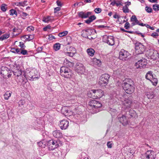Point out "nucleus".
Returning a JSON list of instances; mask_svg holds the SVG:
<instances>
[{
  "label": "nucleus",
  "mask_w": 159,
  "mask_h": 159,
  "mask_svg": "<svg viewBox=\"0 0 159 159\" xmlns=\"http://www.w3.org/2000/svg\"><path fill=\"white\" fill-rule=\"evenodd\" d=\"M130 24L129 23V22H127L125 23V25L124 27L126 29L128 30L130 27Z\"/></svg>",
  "instance_id": "864d4df0"
},
{
  "label": "nucleus",
  "mask_w": 159,
  "mask_h": 159,
  "mask_svg": "<svg viewBox=\"0 0 159 159\" xmlns=\"http://www.w3.org/2000/svg\"><path fill=\"white\" fill-rule=\"evenodd\" d=\"M135 49L136 53L141 54L145 51V47L140 43H136L135 45Z\"/></svg>",
  "instance_id": "1a4fd4ad"
},
{
  "label": "nucleus",
  "mask_w": 159,
  "mask_h": 159,
  "mask_svg": "<svg viewBox=\"0 0 159 159\" xmlns=\"http://www.w3.org/2000/svg\"><path fill=\"white\" fill-rule=\"evenodd\" d=\"M27 2V0H25L24 1H21L18 2H15L14 4L15 5L18 7H24L25 6H26L28 5V4L26 3Z\"/></svg>",
  "instance_id": "393cba45"
},
{
  "label": "nucleus",
  "mask_w": 159,
  "mask_h": 159,
  "mask_svg": "<svg viewBox=\"0 0 159 159\" xmlns=\"http://www.w3.org/2000/svg\"><path fill=\"white\" fill-rule=\"evenodd\" d=\"M1 9L2 11H6L7 9V5L5 4H2L1 6Z\"/></svg>",
  "instance_id": "79ce46f5"
},
{
  "label": "nucleus",
  "mask_w": 159,
  "mask_h": 159,
  "mask_svg": "<svg viewBox=\"0 0 159 159\" xmlns=\"http://www.w3.org/2000/svg\"><path fill=\"white\" fill-rule=\"evenodd\" d=\"M107 147L109 148H111L112 147V144L110 142L107 143Z\"/></svg>",
  "instance_id": "0e129e2a"
},
{
  "label": "nucleus",
  "mask_w": 159,
  "mask_h": 159,
  "mask_svg": "<svg viewBox=\"0 0 159 159\" xmlns=\"http://www.w3.org/2000/svg\"><path fill=\"white\" fill-rule=\"evenodd\" d=\"M110 76L107 74L102 75L100 78L98 84L101 87L105 86L108 82Z\"/></svg>",
  "instance_id": "39448f33"
},
{
  "label": "nucleus",
  "mask_w": 159,
  "mask_h": 159,
  "mask_svg": "<svg viewBox=\"0 0 159 159\" xmlns=\"http://www.w3.org/2000/svg\"><path fill=\"white\" fill-rule=\"evenodd\" d=\"M47 146L50 150H52L57 148L59 146L57 141L53 139L49 140L47 142Z\"/></svg>",
  "instance_id": "9b49d317"
},
{
  "label": "nucleus",
  "mask_w": 159,
  "mask_h": 159,
  "mask_svg": "<svg viewBox=\"0 0 159 159\" xmlns=\"http://www.w3.org/2000/svg\"><path fill=\"white\" fill-rule=\"evenodd\" d=\"M118 120L123 125H126L128 124L126 117L124 115H122L121 117H118Z\"/></svg>",
  "instance_id": "aec40b11"
},
{
  "label": "nucleus",
  "mask_w": 159,
  "mask_h": 159,
  "mask_svg": "<svg viewBox=\"0 0 159 159\" xmlns=\"http://www.w3.org/2000/svg\"><path fill=\"white\" fill-rule=\"evenodd\" d=\"M122 104V108L125 110L129 109L131 107L132 100L127 97L123 95L119 99Z\"/></svg>",
  "instance_id": "f03ea898"
},
{
  "label": "nucleus",
  "mask_w": 159,
  "mask_h": 159,
  "mask_svg": "<svg viewBox=\"0 0 159 159\" xmlns=\"http://www.w3.org/2000/svg\"><path fill=\"white\" fill-rule=\"evenodd\" d=\"M61 47V44L59 43H57L53 46L54 49L55 50L57 51L60 49Z\"/></svg>",
  "instance_id": "e433bc0d"
},
{
  "label": "nucleus",
  "mask_w": 159,
  "mask_h": 159,
  "mask_svg": "<svg viewBox=\"0 0 159 159\" xmlns=\"http://www.w3.org/2000/svg\"><path fill=\"white\" fill-rule=\"evenodd\" d=\"M87 52L89 55L92 57L94 55L95 51L93 49L90 48L87 49Z\"/></svg>",
  "instance_id": "c756f323"
},
{
  "label": "nucleus",
  "mask_w": 159,
  "mask_h": 159,
  "mask_svg": "<svg viewBox=\"0 0 159 159\" xmlns=\"http://www.w3.org/2000/svg\"><path fill=\"white\" fill-rule=\"evenodd\" d=\"M151 36L154 38H156L158 36V34L156 33H153L151 34Z\"/></svg>",
  "instance_id": "e2e57ef3"
},
{
  "label": "nucleus",
  "mask_w": 159,
  "mask_h": 159,
  "mask_svg": "<svg viewBox=\"0 0 159 159\" xmlns=\"http://www.w3.org/2000/svg\"><path fill=\"white\" fill-rule=\"evenodd\" d=\"M83 31H85L87 35H90L94 32L96 33V31L94 29H90L89 28L84 30Z\"/></svg>",
  "instance_id": "bb28decb"
},
{
  "label": "nucleus",
  "mask_w": 159,
  "mask_h": 159,
  "mask_svg": "<svg viewBox=\"0 0 159 159\" xmlns=\"http://www.w3.org/2000/svg\"><path fill=\"white\" fill-rule=\"evenodd\" d=\"M96 17L95 16L93 15L89 17L88 19L85 20V22L87 24H89L94 20H95Z\"/></svg>",
  "instance_id": "cd10ccee"
},
{
  "label": "nucleus",
  "mask_w": 159,
  "mask_h": 159,
  "mask_svg": "<svg viewBox=\"0 0 159 159\" xmlns=\"http://www.w3.org/2000/svg\"><path fill=\"white\" fill-rule=\"evenodd\" d=\"M37 72L35 70H33L27 73L28 78L30 81H34V79L38 78V76L37 75Z\"/></svg>",
  "instance_id": "4468645a"
},
{
  "label": "nucleus",
  "mask_w": 159,
  "mask_h": 159,
  "mask_svg": "<svg viewBox=\"0 0 159 159\" xmlns=\"http://www.w3.org/2000/svg\"><path fill=\"white\" fill-rule=\"evenodd\" d=\"M51 28V26L49 25H48L45 27H44L43 29L44 31H46L48 29H50Z\"/></svg>",
  "instance_id": "603ef678"
},
{
  "label": "nucleus",
  "mask_w": 159,
  "mask_h": 159,
  "mask_svg": "<svg viewBox=\"0 0 159 159\" xmlns=\"http://www.w3.org/2000/svg\"><path fill=\"white\" fill-rule=\"evenodd\" d=\"M11 70H10L9 69V71H8V74L7 75L8 77V78L9 77H11Z\"/></svg>",
  "instance_id": "338daca9"
},
{
  "label": "nucleus",
  "mask_w": 159,
  "mask_h": 159,
  "mask_svg": "<svg viewBox=\"0 0 159 159\" xmlns=\"http://www.w3.org/2000/svg\"><path fill=\"white\" fill-rule=\"evenodd\" d=\"M89 105L93 109H96L101 107L102 106V104L101 102L98 101L93 100L89 102Z\"/></svg>",
  "instance_id": "ddd939ff"
},
{
  "label": "nucleus",
  "mask_w": 159,
  "mask_h": 159,
  "mask_svg": "<svg viewBox=\"0 0 159 159\" xmlns=\"http://www.w3.org/2000/svg\"><path fill=\"white\" fill-rule=\"evenodd\" d=\"M75 70L79 74H84L85 71V68L84 65L80 63H77L75 68Z\"/></svg>",
  "instance_id": "f8f14e48"
},
{
  "label": "nucleus",
  "mask_w": 159,
  "mask_h": 159,
  "mask_svg": "<svg viewBox=\"0 0 159 159\" xmlns=\"http://www.w3.org/2000/svg\"><path fill=\"white\" fill-rule=\"evenodd\" d=\"M114 39L113 36L105 35L103 36L102 40L103 42L110 45L113 46L115 44Z\"/></svg>",
  "instance_id": "9d476101"
},
{
  "label": "nucleus",
  "mask_w": 159,
  "mask_h": 159,
  "mask_svg": "<svg viewBox=\"0 0 159 159\" xmlns=\"http://www.w3.org/2000/svg\"><path fill=\"white\" fill-rule=\"evenodd\" d=\"M92 91L93 94L95 95L96 98H99L104 95V92L101 89H92Z\"/></svg>",
  "instance_id": "a211bd4d"
},
{
  "label": "nucleus",
  "mask_w": 159,
  "mask_h": 159,
  "mask_svg": "<svg viewBox=\"0 0 159 159\" xmlns=\"http://www.w3.org/2000/svg\"><path fill=\"white\" fill-rule=\"evenodd\" d=\"M137 18L135 15H133L130 18V21L131 22H134Z\"/></svg>",
  "instance_id": "4d7b16f0"
},
{
  "label": "nucleus",
  "mask_w": 159,
  "mask_h": 159,
  "mask_svg": "<svg viewBox=\"0 0 159 159\" xmlns=\"http://www.w3.org/2000/svg\"><path fill=\"white\" fill-rule=\"evenodd\" d=\"M61 10L60 7H57L56 8H55L54 9V13H56L57 12V11H60Z\"/></svg>",
  "instance_id": "680f3d73"
},
{
  "label": "nucleus",
  "mask_w": 159,
  "mask_h": 159,
  "mask_svg": "<svg viewBox=\"0 0 159 159\" xmlns=\"http://www.w3.org/2000/svg\"><path fill=\"white\" fill-rule=\"evenodd\" d=\"M145 78L151 82L153 85L156 86L158 82V79L156 76L151 71H148L146 73Z\"/></svg>",
  "instance_id": "20e7f679"
},
{
  "label": "nucleus",
  "mask_w": 159,
  "mask_h": 159,
  "mask_svg": "<svg viewBox=\"0 0 159 159\" xmlns=\"http://www.w3.org/2000/svg\"><path fill=\"white\" fill-rule=\"evenodd\" d=\"M22 37L24 38H26L27 39H28V40L30 41L34 39V35H30L29 36L25 35L23 36Z\"/></svg>",
  "instance_id": "c9c22d12"
},
{
  "label": "nucleus",
  "mask_w": 159,
  "mask_h": 159,
  "mask_svg": "<svg viewBox=\"0 0 159 159\" xmlns=\"http://www.w3.org/2000/svg\"><path fill=\"white\" fill-rule=\"evenodd\" d=\"M43 49V47H38L37 48V51L39 52H41Z\"/></svg>",
  "instance_id": "69168bd1"
},
{
  "label": "nucleus",
  "mask_w": 159,
  "mask_h": 159,
  "mask_svg": "<svg viewBox=\"0 0 159 159\" xmlns=\"http://www.w3.org/2000/svg\"><path fill=\"white\" fill-rule=\"evenodd\" d=\"M60 72L62 76L67 78L70 77L73 74L71 70L65 66L61 67Z\"/></svg>",
  "instance_id": "423d86ee"
},
{
  "label": "nucleus",
  "mask_w": 159,
  "mask_h": 159,
  "mask_svg": "<svg viewBox=\"0 0 159 159\" xmlns=\"http://www.w3.org/2000/svg\"><path fill=\"white\" fill-rule=\"evenodd\" d=\"M94 11L96 13L98 14L101 12L102 10L100 8H95Z\"/></svg>",
  "instance_id": "5fc2aeb1"
},
{
  "label": "nucleus",
  "mask_w": 159,
  "mask_h": 159,
  "mask_svg": "<svg viewBox=\"0 0 159 159\" xmlns=\"http://www.w3.org/2000/svg\"><path fill=\"white\" fill-rule=\"evenodd\" d=\"M129 113V115L132 117H135L137 115V114L135 111L133 109H130Z\"/></svg>",
  "instance_id": "2f4dec72"
},
{
  "label": "nucleus",
  "mask_w": 159,
  "mask_h": 159,
  "mask_svg": "<svg viewBox=\"0 0 159 159\" xmlns=\"http://www.w3.org/2000/svg\"><path fill=\"white\" fill-rule=\"evenodd\" d=\"M153 9L155 11H158L159 10V5L158 4L153 5Z\"/></svg>",
  "instance_id": "a18cd8bd"
},
{
  "label": "nucleus",
  "mask_w": 159,
  "mask_h": 159,
  "mask_svg": "<svg viewBox=\"0 0 159 159\" xmlns=\"http://www.w3.org/2000/svg\"><path fill=\"white\" fill-rule=\"evenodd\" d=\"M145 10L147 12L149 13L151 12L152 11V8L148 6H146L145 7Z\"/></svg>",
  "instance_id": "de8ad7c7"
},
{
  "label": "nucleus",
  "mask_w": 159,
  "mask_h": 159,
  "mask_svg": "<svg viewBox=\"0 0 159 159\" xmlns=\"http://www.w3.org/2000/svg\"><path fill=\"white\" fill-rule=\"evenodd\" d=\"M78 116L80 117V118L79 119V121H81L82 123H84L87 121V118L85 115H83L80 116L79 115Z\"/></svg>",
  "instance_id": "72a5a7b5"
},
{
  "label": "nucleus",
  "mask_w": 159,
  "mask_h": 159,
  "mask_svg": "<svg viewBox=\"0 0 159 159\" xmlns=\"http://www.w3.org/2000/svg\"><path fill=\"white\" fill-rule=\"evenodd\" d=\"M156 155L152 150L147 151L145 153L142 154L140 156L141 159H156Z\"/></svg>",
  "instance_id": "0eeeda50"
},
{
  "label": "nucleus",
  "mask_w": 159,
  "mask_h": 159,
  "mask_svg": "<svg viewBox=\"0 0 159 159\" xmlns=\"http://www.w3.org/2000/svg\"><path fill=\"white\" fill-rule=\"evenodd\" d=\"M20 54H22L23 55H27V51L24 49H21L20 51Z\"/></svg>",
  "instance_id": "c03bdc74"
},
{
  "label": "nucleus",
  "mask_w": 159,
  "mask_h": 159,
  "mask_svg": "<svg viewBox=\"0 0 159 159\" xmlns=\"http://www.w3.org/2000/svg\"><path fill=\"white\" fill-rule=\"evenodd\" d=\"M19 46L21 48H22V49H25L26 47L24 43L22 42H19Z\"/></svg>",
  "instance_id": "09e8293b"
},
{
  "label": "nucleus",
  "mask_w": 159,
  "mask_h": 159,
  "mask_svg": "<svg viewBox=\"0 0 159 159\" xmlns=\"http://www.w3.org/2000/svg\"><path fill=\"white\" fill-rule=\"evenodd\" d=\"M10 12V15L13 16L14 15H16V16H17V12L16 10L11 9L9 11Z\"/></svg>",
  "instance_id": "37998d69"
},
{
  "label": "nucleus",
  "mask_w": 159,
  "mask_h": 159,
  "mask_svg": "<svg viewBox=\"0 0 159 159\" xmlns=\"http://www.w3.org/2000/svg\"><path fill=\"white\" fill-rule=\"evenodd\" d=\"M68 33V32L67 31H65L62 32L60 33L58 35L60 37H62L66 35Z\"/></svg>",
  "instance_id": "ea45409f"
},
{
  "label": "nucleus",
  "mask_w": 159,
  "mask_h": 159,
  "mask_svg": "<svg viewBox=\"0 0 159 159\" xmlns=\"http://www.w3.org/2000/svg\"><path fill=\"white\" fill-rule=\"evenodd\" d=\"M38 145L42 148H45L46 145V143L44 142L40 141L38 143Z\"/></svg>",
  "instance_id": "a19ab883"
},
{
  "label": "nucleus",
  "mask_w": 159,
  "mask_h": 159,
  "mask_svg": "<svg viewBox=\"0 0 159 159\" xmlns=\"http://www.w3.org/2000/svg\"><path fill=\"white\" fill-rule=\"evenodd\" d=\"M53 136L56 138H59L62 137L63 135L61 132L59 130H57L52 132Z\"/></svg>",
  "instance_id": "5701e85b"
},
{
  "label": "nucleus",
  "mask_w": 159,
  "mask_h": 159,
  "mask_svg": "<svg viewBox=\"0 0 159 159\" xmlns=\"http://www.w3.org/2000/svg\"><path fill=\"white\" fill-rule=\"evenodd\" d=\"M55 39L56 38L55 37L53 36L52 34H49L48 35V39L50 40H52L53 39Z\"/></svg>",
  "instance_id": "052dcab7"
},
{
  "label": "nucleus",
  "mask_w": 159,
  "mask_h": 159,
  "mask_svg": "<svg viewBox=\"0 0 159 159\" xmlns=\"http://www.w3.org/2000/svg\"><path fill=\"white\" fill-rule=\"evenodd\" d=\"M12 72L15 76L17 77L19 76L20 77H22V82H25V83L26 82V81H25V80H27V77L25 74L22 75V71L20 69V67L19 64L14 65Z\"/></svg>",
  "instance_id": "7ed1b4c3"
},
{
  "label": "nucleus",
  "mask_w": 159,
  "mask_h": 159,
  "mask_svg": "<svg viewBox=\"0 0 159 159\" xmlns=\"http://www.w3.org/2000/svg\"><path fill=\"white\" fill-rule=\"evenodd\" d=\"M145 94L148 99H152L155 96L154 92L152 90L146 92Z\"/></svg>",
  "instance_id": "4be33fe9"
},
{
  "label": "nucleus",
  "mask_w": 159,
  "mask_h": 159,
  "mask_svg": "<svg viewBox=\"0 0 159 159\" xmlns=\"http://www.w3.org/2000/svg\"><path fill=\"white\" fill-rule=\"evenodd\" d=\"M64 64V65H66V66L70 67H73L74 64V63L69 61L66 59H65Z\"/></svg>",
  "instance_id": "c85d7f7f"
},
{
  "label": "nucleus",
  "mask_w": 159,
  "mask_h": 159,
  "mask_svg": "<svg viewBox=\"0 0 159 159\" xmlns=\"http://www.w3.org/2000/svg\"><path fill=\"white\" fill-rule=\"evenodd\" d=\"M147 64L146 60L145 59H141L139 60L136 62L135 65L137 68H144L145 67Z\"/></svg>",
  "instance_id": "dca6fc26"
},
{
  "label": "nucleus",
  "mask_w": 159,
  "mask_h": 159,
  "mask_svg": "<svg viewBox=\"0 0 159 159\" xmlns=\"http://www.w3.org/2000/svg\"><path fill=\"white\" fill-rule=\"evenodd\" d=\"M20 50L21 48H12L11 49V51L13 53H18L19 54H20Z\"/></svg>",
  "instance_id": "473e14b6"
},
{
  "label": "nucleus",
  "mask_w": 159,
  "mask_h": 159,
  "mask_svg": "<svg viewBox=\"0 0 159 159\" xmlns=\"http://www.w3.org/2000/svg\"><path fill=\"white\" fill-rule=\"evenodd\" d=\"M66 54L67 56H68L70 57H72L74 55V53L71 52H66Z\"/></svg>",
  "instance_id": "bf43d9fd"
},
{
  "label": "nucleus",
  "mask_w": 159,
  "mask_h": 159,
  "mask_svg": "<svg viewBox=\"0 0 159 159\" xmlns=\"http://www.w3.org/2000/svg\"><path fill=\"white\" fill-rule=\"evenodd\" d=\"M1 74L4 76H6L8 74L9 69L6 67H2L1 68Z\"/></svg>",
  "instance_id": "b1692460"
},
{
  "label": "nucleus",
  "mask_w": 159,
  "mask_h": 159,
  "mask_svg": "<svg viewBox=\"0 0 159 159\" xmlns=\"http://www.w3.org/2000/svg\"><path fill=\"white\" fill-rule=\"evenodd\" d=\"M122 85L123 89L128 94H131L134 91V83L131 79H125L123 81Z\"/></svg>",
  "instance_id": "f257e3e1"
},
{
  "label": "nucleus",
  "mask_w": 159,
  "mask_h": 159,
  "mask_svg": "<svg viewBox=\"0 0 159 159\" xmlns=\"http://www.w3.org/2000/svg\"><path fill=\"white\" fill-rule=\"evenodd\" d=\"M11 92L7 91L5 93L4 95V99L6 100H8L11 96Z\"/></svg>",
  "instance_id": "f704fd0d"
},
{
  "label": "nucleus",
  "mask_w": 159,
  "mask_h": 159,
  "mask_svg": "<svg viewBox=\"0 0 159 159\" xmlns=\"http://www.w3.org/2000/svg\"><path fill=\"white\" fill-rule=\"evenodd\" d=\"M92 90H91L90 91L88 92V95L89 97L92 98H95V95L94 94H93V93L92 91Z\"/></svg>",
  "instance_id": "58836bf2"
},
{
  "label": "nucleus",
  "mask_w": 159,
  "mask_h": 159,
  "mask_svg": "<svg viewBox=\"0 0 159 159\" xmlns=\"http://www.w3.org/2000/svg\"><path fill=\"white\" fill-rule=\"evenodd\" d=\"M57 153L59 159H62L64 158L65 156L64 154H62V153L61 151H58L57 152Z\"/></svg>",
  "instance_id": "4c0bfd02"
},
{
  "label": "nucleus",
  "mask_w": 159,
  "mask_h": 159,
  "mask_svg": "<svg viewBox=\"0 0 159 159\" xmlns=\"http://www.w3.org/2000/svg\"><path fill=\"white\" fill-rule=\"evenodd\" d=\"M84 4L83 3V2H78L77 5H78L79 6H82L83 5H84Z\"/></svg>",
  "instance_id": "774afa93"
},
{
  "label": "nucleus",
  "mask_w": 159,
  "mask_h": 159,
  "mask_svg": "<svg viewBox=\"0 0 159 159\" xmlns=\"http://www.w3.org/2000/svg\"><path fill=\"white\" fill-rule=\"evenodd\" d=\"M92 14L91 12H87L86 13L81 11L79 13V16L82 18H86L88 17L89 16Z\"/></svg>",
  "instance_id": "412c9836"
},
{
  "label": "nucleus",
  "mask_w": 159,
  "mask_h": 159,
  "mask_svg": "<svg viewBox=\"0 0 159 159\" xmlns=\"http://www.w3.org/2000/svg\"><path fill=\"white\" fill-rule=\"evenodd\" d=\"M25 103V101L24 100H21L19 102V105L20 106H22Z\"/></svg>",
  "instance_id": "6e6d98bb"
},
{
  "label": "nucleus",
  "mask_w": 159,
  "mask_h": 159,
  "mask_svg": "<svg viewBox=\"0 0 159 159\" xmlns=\"http://www.w3.org/2000/svg\"><path fill=\"white\" fill-rule=\"evenodd\" d=\"M27 30L28 31L30 32L34 30V28L32 26H29L27 27Z\"/></svg>",
  "instance_id": "8fccbe9b"
},
{
  "label": "nucleus",
  "mask_w": 159,
  "mask_h": 159,
  "mask_svg": "<svg viewBox=\"0 0 159 159\" xmlns=\"http://www.w3.org/2000/svg\"><path fill=\"white\" fill-rule=\"evenodd\" d=\"M129 53L123 49H121L119 53V58L121 60H126L129 56Z\"/></svg>",
  "instance_id": "2eb2a0df"
},
{
  "label": "nucleus",
  "mask_w": 159,
  "mask_h": 159,
  "mask_svg": "<svg viewBox=\"0 0 159 159\" xmlns=\"http://www.w3.org/2000/svg\"><path fill=\"white\" fill-rule=\"evenodd\" d=\"M120 30L121 31H123V32H127V33H130V34H133V33H134V32H133V31H131L126 30H125V29H123V28H121L120 29Z\"/></svg>",
  "instance_id": "3c124183"
},
{
  "label": "nucleus",
  "mask_w": 159,
  "mask_h": 159,
  "mask_svg": "<svg viewBox=\"0 0 159 159\" xmlns=\"http://www.w3.org/2000/svg\"><path fill=\"white\" fill-rule=\"evenodd\" d=\"M69 122L66 120H63L60 121L59 125L61 129H66L69 126Z\"/></svg>",
  "instance_id": "f3484780"
},
{
  "label": "nucleus",
  "mask_w": 159,
  "mask_h": 159,
  "mask_svg": "<svg viewBox=\"0 0 159 159\" xmlns=\"http://www.w3.org/2000/svg\"><path fill=\"white\" fill-rule=\"evenodd\" d=\"M10 37V34H5L0 37V41H3L5 39H8Z\"/></svg>",
  "instance_id": "7c9ffc66"
},
{
  "label": "nucleus",
  "mask_w": 159,
  "mask_h": 159,
  "mask_svg": "<svg viewBox=\"0 0 159 159\" xmlns=\"http://www.w3.org/2000/svg\"><path fill=\"white\" fill-rule=\"evenodd\" d=\"M122 10L123 12L125 13H129L130 11V10L128 9V7H124Z\"/></svg>",
  "instance_id": "49530a36"
},
{
  "label": "nucleus",
  "mask_w": 159,
  "mask_h": 159,
  "mask_svg": "<svg viewBox=\"0 0 159 159\" xmlns=\"http://www.w3.org/2000/svg\"><path fill=\"white\" fill-rule=\"evenodd\" d=\"M96 27L97 29H99L100 28H103L106 27L109 28V26H107L105 25H99L97 26Z\"/></svg>",
  "instance_id": "13d9d810"
},
{
  "label": "nucleus",
  "mask_w": 159,
  "mask_h": 159,
  "mask_svg": "<svg viewBox=\"0 0 159 159\" xmlns=\"http://www.w3.org/2000/svg\"><path fill=\"white\" fill-rule=\"evenodd\" d=\"M53 20L52 17L49 16H48L46 17H44L42 20V21L45 23H48L49 22H52Z\"/></svg>",
  "instance_id": "a878e982"
},
{
  "label": "nucleus",
  "mask_w": 159,
  "mask_h": 159,
  "mask_svg": "<svg viewBox=\"0 0 159 159\" xmlns=\"http://www.w3.org/2000/svg\"><path fill=\"white\" fill-rule=\"evenodd\" d=\"M61 112L65 116H70L73 113V112L70 110L69 108L67 107H62Z\"/></svg>",
  "instance_id": "6ab92c4d"
},
{
  "label": "nucleus",
  "mask_w": 159,
  "mask_h": 159,
  "mask_svg": "<svg viewBox=\"0 0 159 159\" xmlns=\"http://www.w3.org/2000/svg\"><path fill=\"white\" fill-rule=\"evenodd\" d=\"M146 54L148 58L153 60H156L159 58V54L158 52L152 49H149L147 50Z\"/></svg>",
  "instance_id": "6e6552de"
}]
</instances>
